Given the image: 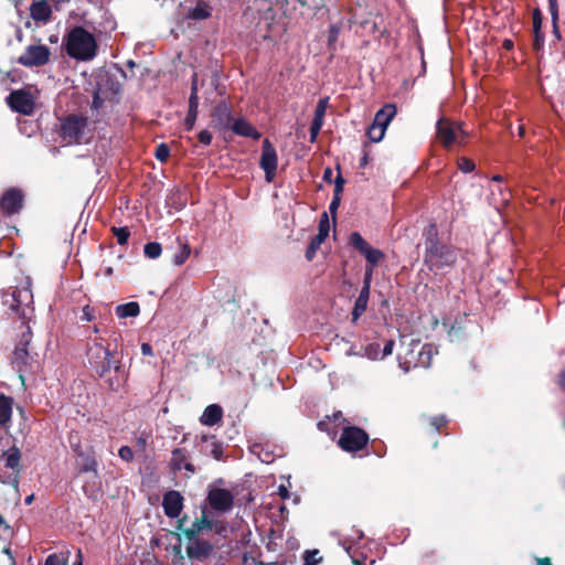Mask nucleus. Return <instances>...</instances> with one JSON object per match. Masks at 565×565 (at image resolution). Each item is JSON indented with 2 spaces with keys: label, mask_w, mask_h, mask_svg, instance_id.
I'll list each match as a JSON object with an SVG mask.
<instances>
[{
  "label": "nucleus",
  "mask_w": 565,
  "mask_h": 565,
  "mask_svg": "<svg viewBox=\"0 0 565 565\" xmlns=\"http://www.w3.org/2000/svg\"><path fill=\"white\" fill-rule=\"evenodd\" d=\"M185 519L186 516H183L178 520L177 529L180 530L188 540L199 539V534L203 530H212L214 527L213 521L207 518L205 511L202 512L201 518L192 522L190 527H183Z\"/></svg>",
  "instance_id": "nucleus-14"
},
{
  "label": "nucleus",
  "mask_w": 565,
  "mask_h": 565,
  "mask_svg": "<svg viewBox=\"0 0 565 565\" xmlns=\"http://www.w3.org/2000/svg\"><path fill=\"white\" fill-rule=\"evenodd\" d=\"M203 443L206 444V448L209 449V454L216 460L222 459L223 457V445L221 441L216 439L215 436H204L202 438Z\"/></svg>",
  "instance_id": "nucleus-30"
},
{
  "label": "nucleus",
  "mask_w": 565,
  "mask_h": 565,
  "mask_svg": "<svg viewBox=\"0 0 565 565\" xmlns=\"http://www.w3.org/2000/svg\"><path fill=\"white\" fill-rule=\"evenodd\" d=\"M214 545L203 539H192L185 547L186 556L192 562L204 563L213 555Z\"/></svg>",
  "instance_id": "nucleus-12"
},
{
  "label": "nucleus",
  "mask_w": 565,
  "mask_h": 565,
  "mask_svg": "<svg viewBox=\"0 0 565 565\" xmlns=\"http://www.w3.org/2000/svg\"><path fill=\"white\" fill-rule=\"evenodd\" d=\"M30 15L36 22L46 24L52 17V8L46 0L34 1L30 6Z\"/></svg>",
  "instance_id": "nucleus-21"
},
{
  "label": "nucleus",
  "mask_w": 565,
  "mask_h": 565,
  "mask_svg": "<svg viewBox=\"0 0 565 565\" xmlns=\"http://www.w3.org/2000/svg\"><path fill=\"white\" fill-rule=\"evenodd\" d=\"M232 122L231 109L226 103H220L213 114L212 124L220 129L230 127Z\"/></svg>",
  "instance_id": "nucleus-23"
},
{
  "label": "nucleus",
  "mask_w": 565,
  "mask_h": 565,
  "mask_svg": "<svg viewBox=\"0 0 565 565\" xmlns=\"http://www.w3.org/2000/svg\"><path fill=\"white\" fill-rule=\"evenodd\" d=\"M394 348V341L387 340L381 350L380 343L372 342L365 345L363 355L370 360H381L387 355H391Z\"/></svg>",
  "instance_id": "nucleus-22"
},
{
  "label": "nucleus",
  "mask_w": 565,
  "mask_h": 565,
  "mask_svg": "<svg viewBox=\"0 0 565 565\" xmlns=\"http://www.w3.org/2000/svg\"><path fill=\"white\" fill-rule=\"evenodd\" d=\"M455 260L456 253L452 248L439 245L433 239L427 242L425 262L431 267L448 266L455 263Z\"/></svg>",
  "instance_id": "nucleus-6"
},
{
  "label": "nucleus",
  "mask_w": 565,
  "mask_h": 565,
  "mask_svg": "<svg viewBox=\"0 0 565 565\" xmlns=\"http://www.w3.org/2000/svg\"><path fill=\"white\" fill-rule=\"evenodd\" d=\"M372 275H373V268L367 267L365 270L363 286H362V288H366L367 291H370V289H371Z\"/></svg>",
  "instance_id": "nucleus-47"
},
{
  "label": "nucleus",
  "mask_w": 565,
  "mask_h": 565,
  "mask_svg": "<svg viewBox=\"0 0 565 565\" xmlns=\"http://www.w3.org/2000/svg\"><path fill=\"white\" fill-rule=\"evenodd\" d=\"M51 51L46 45H29L24 53L19 56L18 62L24 66H42L50 60Z\"/></svg>",
  "instance_id": "nucleus-10"
},
{
  "label": "nucleus",
  "mask_w": 565,
  "mask_h": 565,
  "mask_svg": "<svg viewBox=\"0 0 565 565\" xmlns=\"http://www.w3.org/2000/svg\"><path fill=\"white\" fill-rule=\"evenodd\" d=\"M183 497L177 490L167 491L163 494L162 508L164 514L170 519H177L180 516L183 509Z\"/></svg>",
  "instance_id": "nucleus-15"
},
{
  "label": "nucleus",
  "mask_w": 565,
  "mask_h": 565,
  "mask_svg": "<svg viewBox=\"0 0 565 565\" xmlns=\"http://www.w3.org/2000/svg\"><path fill=\"white\" fill-rule=\"evenodd\" d=\"M198 108H199V96H198V76L194 75L192 79L191 86V95L189 99V110L184 120V125L188 130L193 129L196 117H198Z\"/></svg>",
  "instance_id": "nucleus-20"
},
{
  "label": "nucleus",
  "mask_w": 565,
  "mask_h": 565,
  "mask_svg": "<svg viewBox=\"0 0 565 565\" xmlns=\"http://www.w3.org/2000/svg\"><path fill=\"white\" fill-rule=\"evenodd\" d=\"M206 501L212 510L218 513H227L233 509L234 495L224 488H211L206 495Z\"/></svg>",
  "instance_id": "nucleus-9"
},
{
  "label": "nucleus",
  "mask_w": 565,
  "mask_h": 565,
  "mask_svg": "<svg viewBox=\"0 0 565 565\" xmlns=\"http://www.w3.org/2000/svg\"><path fill=\"white\" fill-rule=\"evenodd\" d=\"M243 565H264L262 562H257L254 557L248 558L246 555L243 559Z\"/></svg>",
  "instance_id": "nucleus-55"
},
{
  "label": "nucleus",
  "mask_w": 565,
  "mask_h": 565,
  "mask_svg": "<svg viewBox=\"0 0 565 565\" xmlns=\"http://www.w3.org/2000/svg\"><path fill=\"white\" fill-rule=\"evenodd\" d=\"M317 554H318V551H313V552L307 551L306 555H305L303 565H316L317 564V559H316Z\"/></svg>",
  "instance_id": "nucleus-51"
},
{
  "label": "nucleus",
  "mask_w": 565,
  "mask_h": 565,
  "mask_svg": "<svg viewBox=\"0 0 565 565\" xmlns=\"http://www.w3.org/2000/svg\"><path fill=\"white\" fill-rule=\"evenodd\" d=\"M198 137H199L200 142L205 146H209L212 142V135L207 130L200 131Z\"/></svg>",
  "instance_id": "nucleus-50"
},
{
  "label": "nucleus",
  "mask_w": 565,
  "mask_h": 565,
  "mask_svg": "<svg viewBox=\"0 0 565 565\" xmlns=\"http://www.w3.org/2000/svg\"><path fill=\"white\" fill-rule=\"evenodd\" d=\"M141 353L143 355H152V347L149 343H142Z\"/></svg>",
  "instance_id": "nucleus-56"
},
{
  "label": "nucleus",
  "mask_w": 565,
  "mask_h": 565,
  "mask_svg": "<svg viewBox=\"0 0 565 565\" xmlns=\"http://www.w3.org/2000/svg\"><path fill=\"white\" fill-rule=\"evenodd\" d=\"M44 565H68V555H64L63 553L50 554Z\"/></svg>",
  "instance_id": "nucleus-36"
},
{
  "label": "nucleus",
  "mask_w": 565,
  "mask_h": 565,
  "mask_svg": "<svg viewBox=\"0 0 565 565\" xmlns=\"http://www.w3.org/2000/svg\"><path fill=\"white\" fill-rule=\"evenodd\" d=\"M98 462L93 447H88L82 456H76V476L90 473V480L86 481L82 489L88 499H96L100 492V479L98 476Z\"/></svg>",
  "instance_id": "nucleus-3"
},
{
  "label": "nucleus",
  "mask_w": 565,
  "mask_h": 565,
  "mask_svg": "<svg viewBox=\"0 0 565 565\" xmlns=\"http://www.w3.org/2000/svg\"><path fill=\"white\" fill-rule=\"evenodd\" d=\"M232 130L238 136L249 137L252 139L260 138V134L254 128V126L243 118L234 120L232 124Z\"/></svg>",
  "instance_id": "nucleus-27"
},
{
  "label": "nucleus",
  "mask_w": 565,
  "mask_h": 565,
  "mask_svg": "<svg viewBox=\"0 0 565 565\" xmlns=\"http://www.w3.org/2000/svg\"><path fill=\"white\" fill-rule=\"evenodd\" d=\"M550 4V12L552 15V20L554 24L556 23V20L558 18V8H557V0H548Z\"/></svg>",
  "instance_id": "nucleus-49"
},
{
  "label": "nucleus",
  "mask_w": 565,
  "mask_h": 565,
  "mask_svg": "<svg viewBox=\"0 0 565 565\" xmlns=\"http://www.w3.org/2000/svg\"><path fill=\"white\" fill-rule=\"evenodd\" d=\"M341 201V195H333V199L330 203L329 210L332 214H335Z\"/></svg>",
  "instance_id": "nucleus-53"
},
{
  "label": "nucleus",
  "mask_w": 565,
  "mask_h": 565,
  "mask_svg": "<svg viewBox=\"0 0 565 565\" xmlns=\"http://www.w3.org/2000/svg\"><path fill=\"white\" fill-rule=\"evenodd\" d=\"M113 232L119 245H125L128 242L130 233L127 227H114Z\"/></svg>",
  "instance_id": "nucleus-38"
},
{
  "label": "nucleus",
  "mask_w": 565,
  "mask_h": 565,
  "mask_svg": "<svg viewBox=\"0 0 565 565\" xmlns=\"http://www.w3.org/2000/svg\"><path fill=\"white\" fill-rule=\"evenodd\" d=\"M537 565H552L550 557L537 558Z\"/></svg>",
  "instance_id": "nucleus-60"
},
{
  "label": "nucleus",
  "mask_w": 565,
  "mask_h": 565,
  "mask_svg": "<svg viewBox=\"0 0 565 565\" xmlns=\"http://www.w3.org/2000/svg\"><path fill=\"white\" fill-rule=\"evenodd\" d=\"M87 355L89 362L97 369H102V371L109 370L115 363L111 359L110 350L103 344L102 338L93 340L88 347Z\"/></svg>",
  "instance_id": "nucleus-8"
},
{
  "label": "nucleus",
  "mask_w": 565,
  "mask_h": 565,
  "mask_svg": "<svg viewBox=\"0 0 565 565\" xmlns=\"http://www.w3.org/2000/svg\"><path fill=\"white\" fill-rule=\"evenodd\" d=\"M54 3L55 9H60L62 6L68 3L71 0H51Z\"/></svg>",
  "instance_id": "nucleus-59"
},
{
  "label": "nucleus",
  "mask_w": 565,
  "mask_h": 565,
  "mask_svg": "<svg viewBox=\"0 0 565 565\" xmlns=\"http://www.w3.org/2000/svg\"><path fill=\"white\" fill-rule=\"evenodd\" d=\"M418 347H419L418 343L413 344L412 349L406 353L404 359L402 356L398 358L401 367H403L405 370V367L408 366L407 360H413V361L417 360L416 352L418 350Z\"/></svg>",
  "instance_id": "nucleus-39"
},
{
  "label": "nucleus",
  "mask_w": 565,
  "mask_h": 565,
  "mask_svg": "<svg viewBox=\"0 0 565 565\" xmlns=\"http://www.w3.org/2000/svg\"><path fill=\"white\" fill-rule=\"evenodd\" d=\"M350 243L355 249L364 255L372 268L384 258V254L380 249L373 248L358 232L350 235Z\"/></svg>",
  "instance_id": "nucleus-13"
},
{
  "label": "nucleus",
  "mask_w": 565,
  "mask_h": 565,
  "mask_svg": "<svg viewBox=\"0 0 565 565\" xmlns=\"http://www.w3.org/2000/svg\"><path fill=\"white\" fill-rule=\"evenodd\" d=\"M140 312L138 302L131 301L116 307V313L119 318L137 317Z\"/></svg>",
  "instance_id": "nucleus-32"
},
{
  "label": "nucleus",
  "mask_w": 565,
  "mask_h": 565,
  "mask_svg": "<svg viewBox=\"0 0 565 565\" xmlns=\"http://www.w3.org/2000/svg\"><path fill=\"white\" fill-rule=\"evenodd\" d=\"M94 319H95L94 309L92 307H89V306H85L83 308L82 320L92 321Z\"/></svg>",
  "instance_id": "nucleus-48"
},
{
  "label": "nucleus",
  "mask_w": 565,
  "mask_h": 565,
  "mask_svg": "<svg viewBox=\"0 0 565 565\" xmlns=\"http://www.w3.org/2000/svg\"><path fill=\"white\" fill-rule=\"evenodd\" d=\"M369 298L370 291H367L366 288H362L352 310L353 322H355L366 310Z\"/></svg>",
  "instance_id": "nucleus-29"
},
{
  "label": "nucleus",
  "mask_w": 565,
  "mask_h": 565,
  "mask_svg": "<svg viewBox=\"0 0 565 565\" xmlns=\"http://www.w3.org/2000/svg\"><path fill=\"white\" fill-rule=\"evenodd\" d=\"M183 468L186 470V471H190V472H194L195 471V468L192 463L190 462H186L184 463Z\"/></svg>",
  "instance_id": "nucleus-64"
},
{
  "label": "nucleus",
  "mask_w": 565,
  "mask_h": 565,
  "mask_svg": "<svg viewBox=\"0 0 565 565\" xmlns=\"http://www.w3.org/2000/svg\"><path fill=\"white\" fill-rule=\"evenodd\" d=\"M259 166L265 172L266 181L273 182L276 177L278 157L276 149L268 139L263 141Z\"/></svg>",
  "instance_id": "nucleus-11"
},
{
  "label": "nucleus",
  "mask_w": 565,
  "mask_h": 565,
  "mask_svg": "<svg viewBox=\"0 0 565 565\" xmlns=\"http://www.w3.org/2000/svg\"><path fill=\"white\" fill-rule=\"evenodd\" d=\"M437 351L431 344L419 345L416 352L417 360H407L408 366L405 367V372L409 371L412 367H429Z\"/></svg>",
  "instance_id": "nucleus-19"
},
{
  "label": "nucleus",
  "mask_w": 565,
  "mask_h": 565,
  "mask_svg": "<svg viewBox=\"0 0 565 565\" xmlns=\"http://www.w3.org/2000/svg\"><path fill=\"white\" fill-rule=\"evenodd\" d=\"M278 493L282 499L289 498V491L285 486H280L278 489Z\"/></svg>",
  "instance_id": "nucleus-57"
},
{
  "label": "nucleus",
  "mask_w": 565,
  "mask_h": 565,
  "mask_svg": "<svg viewBox=\"0 0 565 565\" xmlns=\"http://www.w3.org/2000/svg\"><path fill=\"white\" fill-rule=\"evenodd\" d=\"M8 103L11 108L24 115H30L33 111L34 103L30 94L23 90L12 92L8 96Z\"/></svg>",
  "instance_id": "nucleus-16"
},
{
  "label": "nucleus",
  "mask_w": 565,
  "mask_h": 565,
  "mask_svg": "<svg viewBox=\"0 0 565 565\" xmlns=\"http://www.w3.org/2000/svg\"><path fill=\"white\" fill-rule=\"evenodd\" d=\"M89 130L86 117L70 115L61 122V137L68 143H83L88 140Z\"/></svg>",
  "instance_id": "nucleus-4"
},
{
  "label": "nucleus",
  "mask_w": 565,
  "mask_h": 565,
  "mask_svg": "<svg viewBox=\"0 0 565 565\" xmlns=\"http://www.w3.org/2000/svg\"><path fill=\"white\" fill-rule=\"evenodd\" d=\"M62 46L70 57L79 62L92 61L98 52L95 35L81 25L67 31L63 36Z\"/></svg>",
  "instance_id": "nucleus-2"
},
{
  "label": "nucleus",
  "mask_w": 565,
  "mask_h": 565,
  "mask_svg": "<svg viewBox=\"0 0 565 565\" xmlns=\"http://www.w3.org/2000/svg\"><path fill=\"white\" fill-rule=\"evenodd\" d=\"M558 384L562 386V388H565V370L559 375Z\"/></svg>",
  "instance_id": "nucleus-61"
},
{
  "label": "nucleus",
  "mask_w": 565,
  "mask_h": 565,
  "mask_svg": "<svg viewBox=\"0 0 565 565\" xmlns=\"http://www.w3.org/2000/svg\"><path fill=\"white\" fill-rule=\"evenodd\" d=\"M13 399L3 394L0 395V425H6L11 419Z\"/></svg>",
  "instance_id": "nucleus-31"
},
{
  "label": "nucleus",
  "mask_w": 565,
  "mask_h": 565,
  "mask_svg": "<svg viewBox=\"0 0 565 565\" xmlns=\"http://www.w3.org/2000/svg\"><path fill=\"white\" fill-rule=\"evenodd\" d=\"M2 458L4 459V466L7 468H10L14 471L13 477V484L19 483V466H20V450L15 446L9 448L7 451L3 452Z\"/></svg>",
  "instance_id": "nucleus-24"
},
{
  "label": "nucleus",
  "mask_w": 565,
  "mask_h": 565,
  "mask_svg": "<svg viewBox=\"0 0 565 565\" xmlns=\"http://www.w3.org/2000/svg\"><path fill=\"white\" fill-rule=\"evenodd\" d=\"M143 253L148 258L156 259L162 253V247L157 242H150L145 245Z\"/></svg>",
  "instance_id": "nucleus-35"
},
{
  "label": "nucleus",
  "mask_w": 565,
  "mask_h": 565,
  "mask_svg": "<svg viewBox=\"0 0 565 565\" xmlns=\"http://www.w3.org/2000/svg\"><path fill=\"white\" fill-rule=\"evenodd\" d=\"M321 130L320 127H317L315 125L311 124V127H310V141L313 142L319 134V131Z\"/></svg>",
  "instance_id": "nucleus-54"
},
{
  "label": "nucleus",
  "mask_w": 565,
  "mask_h": 565,
  "mask_svg": "<svg viewBox=\"0 0 565 565\" xmlns=\"http://www.w3.org/2000/svg\"><path fill=\"white\" fill-rule=\"evenodd\" d=\"M344 179L339 174L334 182V195H341L343 192Z\"/></svg>",
  "instance_id": "nucleus-52"
},
{
  "label": "nucleus",
  "mask_w": 565,
  "mask_h": 565,
  "mask_svg": "<svg viewBox=\"0 0 565 565\" xmlns=\"http://www.w3.org/2000/svg\"><path fill=\"white\" fill-rule=\"evenodd\" d=\"M329 98H321L316 107L315 115L324 117Z\"/></svg>",
  "instance_id": "nucleus-46"
},
{
  "label": "nucleus",
  "mask_w": 565,
  "mask_h": 565,
  "mask_svg": "<svg viewBox=\"0 0 565 565\" xmlns=\"http://www.w3.org/2000/svg\"><path fill=\"white\" fill-rule=\"evenodd\" d=\"M3 303L9 306L19 317L20 334L18 342L13 350L12 363L18 367L19 377L23 386H28L25 375L23 374L22 366L29 364L31 359L28 345L32 339L30 322L33 317V294L31 291V284L29 279L21 282L11 290V292L3 294Z\"/></svg>",
  "instance_id": "nucleus-1"
},
{
  "label": "nucleus",
  "mask_w": 565,
  "mask_h": 565,
  "mask_svg": "<svg viewBox=\"0 0 565 565\" xmlns=\"http://www.w3.org/2000/svg\"><path fill=\"white\" fill-rule=\"evenodd\" d=\"M369 434L358 426H345L342 429L338 446L345 452H358L369 444Z\"/></svg>",
  "instance_id": "nucleus-5"
},
{
  "label": "nucleus",
  "mask_w": 565,
  "mask_h": 565,
  "mask_svg": "<svg viewBox=\"0 0 565 565\" xmlns=\"http://www.w3.org/2000/svg\"><path fill=\"white\" fill-rule=\"evenodd\" d=\"M223 418V409L218 404L209 405L202 416L200 417V422L205 426H214L218 424Z\"/></svg>",
  "instance_id": "nucleus-26"
},
{
  "label": "nucleus",
  "mask_w": 565,
  "mask_h": 565,
  "mask_svg": "<svg viewBox=\"0 0 565 565\" xmlns=\"http://www.w3.org/2000/svg\"><path fill=\"white\" fill-rule=\"evenodd\" d=\"M330 224L327 212H324L321 216L319 223V233L311 239L308 249L306 252V257L308 260H311L319 249L320 245L324 242L327 236L329 235Z\"/></svg>",
  "instance_id": "nucleus-17"
},
{
  "label": "nucleus",
  "mask_w": 565,
  "mask_h": 565,
  "mask_svg": "<svg viewBox=\"0 0 565 565\" xmlns=\"http://www.w3.org/2000/svg\"><path fill=\"white\" fill-rule=\"evenodd\" d=\"M448 424V418L445 415H438L430 418V425L436 431H439Z\"/></svg>",
  "instance_id": "nucleus-43"
},
{
  "label": "nucleus",
  "mask_w": 565,
  "mask_h": 565,
  "mask_svg": "<svg viewBox=\"0 0 565 565\" xmlns=\"http://www.w3.org/2000/svg\"><path fill=\"white\" fill-rule=\"evenodd\" d=\"M396 113L397 108L394 104H386L376 111L372 124L386 129Z\"/></svg>",
  "instance_id": "nucleus-25"
},
{
  "label": "nucleus",
  "mask_w": 565,
  "mask_h": 565,
  "mask_svg": "<svg viewBox=\"0 0 565 565\" xmlns=\"http://www.w3.org/2000/svg\"><path fill=\"white\" fill-rule=\"evenodd\" d=\"M185 460V455L182 449L175 448L172 451V465L173 468L180 470L182 468V462Z\"/></svg>",
  "instance_id": "nucleus-41"
},
{
  "label": "nucleus",
  "mask_w": 565,
  "mask_h": 565,
  "mask_svg": "<svg viewBox=\"0 0 565 565\" xmlns=\"http://www.w3.org/2000/svg\"><path fill=\"white\" fill-rule=\"evenodd\" d=\"M324 117L315 115L312 125L322 128Z\"/></svg>",
  "instance_id": "nucleus-58"
},
{
  "label": "nucleus",
  "mask_w": 565,
  "mask_h": 565,
  "mask_svg": "<svg viewBox=\"0 0 565 565\" xmlns=\"http://www.w3.org/2000/svg\"><path fill=\"white\" fill-rule=\"evenodd\" d=\"M118 455L125 461H131L134 459V451L129 446H121Z\"/></svg>",
  "instance_id": "nucleus-45"
},
{
  "label": "nucleus",
  "mask_w": 565,
  "mask_h": 565,
  "mask_svg": "<svg viewBox=\"0 0 565 565\" xmlns=\"http://www.w3.org/2000/svg\"><path fill=\"white\" fill-rule=\"evenodd\" d=\"M467 137L461 126L446 118H440L437 122V138L445 146L450 147L456 142H462Z\"/></svg>",
  "instance_id": "nucleus-7"
},
{
  "label": "nucleus",
  "mask_w": 565,
  "mask_h": 565,
  "mask_svg": "<svg viewBox=\"0 0 565 565\" xmlns=\"http://www.w3.org/2000/svg\"><path fill=\"white\" fill-rule=\"evenodd\" d=\"M541 24H542L541 12H540V10L536 9L533 12V29L535 32L536 41H539V38H540Z\"/></svg>",
  "instance_id": "nucleus-44"
},
{
  "label": "nucleus",
  "mask_w": 565,
  "mask_h": 565,
  "mask_svg": "<svg viewBox=\"0 0 565 565\" xmlns=\"http://www.w3.org/2000/svg\"><path fill=\"white\" fill-rule=\"evenodd\" d=\"M385 130L386 129L372 124L367 129V137L373 142H380L385 135Z\"/></svg>",
  "instance_id": "nucleus-37"
},
{
  "label": "nucleus",
  "mask_w": 565,
  "mask_h": 565,
  "mask_svg": "<svg viewBox=\"0 0 565 565\" xmlns=\"http://www.w3.org/2000/svg\"><path fill=\"white\" fill-rule=\"evenodd\" d=\"M74 565H83V555H82V551L81 550H78V552H77V559L74 563Z\"/></svg>",
  "instance_id": "nucleus-62"
},
{
  "label": "nucleus",
  "mask_w": 565,
  "mask_h": 565,
  "mask_svg": "<svg viewBox=\"0 0 565 565\" xmlns=\"http://www.w3.org/2000/svg\"><path fill=\"white\" fill-rule=\"evenodd\" d=\"M22 202V192L17 189H10L2 195L0 206L6 214L11 215L20 211Z\"/></svg>",
  "instance_id": "nucleus-18"
},
{
  "label": "nucleus",
  "mask_w": 565,
  "mask_h": 565,
  "mask_svg": "<svg viewBox=\"0 0 565 565\" xmlns=\"http://www.w3.org/2000/svg\"><path fill=\"white\" fill-rule=\"evenodd\" d=\"M458 169L462 171L463 173L472 172L476 168V164L472 160L468 158H459L457 161Z\"/></svg>",
  "instance_id": "nucleus-40"
},
{
  "label": "nucleus",
  "mask_w": 565,
  "mask_h": 565,
  "mask_svg": "<svg viewBox=\"0 0 565 565\" xmlns=\"http://www.w3.org/2000/svg\"><path fill=\"white\" fill-rule=\"evenodd\" d=\"M180 250L173 256V264L177 266L183 265L190 256L191 248L186 243L178 238Z\"/></svg>",
  "instance_id": "nucleus-33"
},
{
  "label": "nucleus",
  "mask_w": 565,
  "mask_h": 565,
  "mask_svg": "<svg viewBox=\"0 0 565 565\" xmlns=\"http://www.w3.org/2000/svg\"><path fill=\"white\" fill-rule=\"evenodd\" d=\"M212 8L204 0H199L195 7L189 9L186 18L191 20H205L211 17Z\"/></svg>",
  "instance_id": "nucleus-28"
},
{
  "label": "nucleus",
  "mask_w": 565,
  "mask_h": 565,
  "mask_svg": "<svg viewBox=\"0 0 565 565\" xmlns=\"http://www.w3.org/2000/svg\"><path fill=\"white\" fill-rule=\"evenodd\" d=\"M327 426H328V423L324 422V420H321V422L318 423V428L321 431H326L327 430Z\"/></svg>",
  "instance_id": "nucleus-63"
},
{
  "label": "nucleus",
  "mask_w": 565,
  "mask_h": 565,
  "mask_svg": "<svg viewBox=\"0 0 565 565\" xmlns=\"http://www.w3.org/2000/svg\"><path fill=\"white\" fill-rule=\"evenodd\" d=\"M154 156H156V158H157L159 161H161V162L167 161V159H168V158H169V156H170V149H169V147H168L166 143H160V145L156 148Z\"/></svg>",
  "instance_id": "nucleus-42"
},
{
  "label": "nucleus",
  "mask_w": 565,
  "mask_h": 565,
  "mask_svg": "<svg viewBox=\"0 0 565 565\" xmlns=\"http://www.w3.org/2000/svg\"><path fill=\"white\" fill-rule=\"evenodd\" d=\"M68 444H70V447L71 449L73 450V452L76 455V456H82L83 452L86 451V449H84L82 447V444H81V436L78 434V431H75V430H72L70 434H68Z\"/></svg>",
  "instance_id": "nucleus-34"
}]
</instances>
